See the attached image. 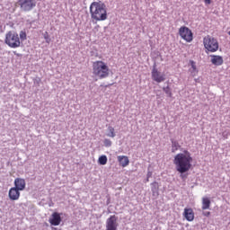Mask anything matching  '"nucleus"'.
<instances>
[{"label":"nucleus","instance_id":"obj_1","mask_svg":"<svg viewBox=\"0 0 230 230\" xmlns=\"http://www.w3.org/2000/svg\"><path fill=\"white\" fill-rule=\"evenodd\" d=\"M172 143V154H175L177 150H181L182 153H179L174 156L173 164L175 165V170L180 173V177L182 181H186L188 179V172L191 168H193V156H191V153L188 151V149L182 150L181 144L174 138H170Z\"/></svg>","mask_w":230,"mask_h":230},{"label":"nucleus","instance_id":"obj_2","mask_svg":"<svg viewBox=\"0 0 230 230\" xmlns=\"http://www.w3.org/2000/svg\"><path fill=\"white\" fill-rule=\"evenodd\" d=\"M90 14L93 21H107V5L99 0L90 4Z\"/></svg>","mask_w":230,"mask_h":230},{"label":"nucleus","instance_id":"obj_3","mask_svg":"<svg viewBox=\"0 0 230 230\" xmlns=\"http://www.w3.org/2000/svg\"><path fill=\"white\" fill-rule=\"evenodd\" d=\"M93 73L101 80L109 76V66L103 61H95L93 64Z\"/></svg>","mask_w":230,"mask_h":230},{"label":"nucleus","instance_id":"obj_4","mask_svg":"<svg viewBox=\"0 0 230 230\" xmlns=\"http://www.w3.org/2000/svg\"><path fill=\"white\" fill-rule=\"evenodd\" d=\"M203 44L206 50V53H216V51H218V40L215 39L214 37L208 36L203 39Z\"/></svg>","mask_w":230,"mask_h":230},{"label":"nucleus","instance_id":"obj_5","mask_svg":"<svg viewBox=\"0 0 230 230\" xmlns=\"http://www.w3.org/2000/svg\"><path fill=\"white\" fill-rule=\"evenodd\" d=\"M4 43L9 46V48H19L21 47V40L19 39V34L17 32L9 31L5 35Z\"/></svg>","mask_w":230,"mask_h":230},{"label":"nucleus","instance_id":"obj_6","mask_svg":"<svg viewBox=\"0 0 230 230\" xmlns=\"http://www.w3.org/2000/svg\"><path fill=\"white\" fill-rule=\"evenodd\" d=\"M151 78L154 82H156L157 84H161L162 82H164L166 80V75L164 73H161L157 69V62H154L153 68L151 71Z\"/></svg>","mask_w":230,"mask_h":230},{"label":"nucleus","instance_id":"obj_7","mask_svg":"<svg viewBox=\"0 0 230 230\" xmlns=\"http://www.w3.org/2000/svg\"><path fill=\"white\" fill-rule=\"evenodd\" d=\"M22 12H31L37 6V0H18Z\"/></svg>","mask_w":230,"mask_h":230},{"label":"nucleus","instance_id":"obj_8","mask_svg":"<svg viewBox=\"0 0 230 230\" xmlns=\"http://www.w3.org/2000/svg\"><path fill=\"white\" fill-rule=\"evenodd\" d=\"M179 35L186 42H193V31L187 26H181L179 29Z\"/></svg>","mask_w":230,"mask_h":230},{"label":"nucleus","instance_id":"obj_9","mask_svg":"<svg viewBox=\"0 0 230 230\" xmlns=\"http://www.w3.org/2000/svg\"><path fill=\"white\" fill-rule=\"evenodd\" d=\"M64 213L53 212L49 219L50 226H60Z\"/></svg>","mask_w":230,"mask_h":230},{"label":"nucleus","instance_id":"obj_10","mask_svg":"<svg viewBox=\"0 0 230 230\" xmlns=\"http://www.w3.org/2000/svg\"><path fill=\"white\" fill-rule=\"evenodd\" d=\"M118 217L116 215L111 216L106 220V230H118Z\"/></svg>","mask_w":230,"mask_h":230},{"label":"nucleus","instance_id":"obj_11","mask_svg":"<svg viewBox=\"0 0 230 230\" xmlns=\"http://www.w3.org/2000/svg\"><path fill=\"white\" fill-rule=\"evenodd\" d=\"M182 215L187 222H193L195 220V212H193L191 208H185Z\"/></svg>","mask_w":230,"mask_h":230},{"label":"nucleus","instance_id":"obj_12","mask_svg":"<svg viewBox=\"0 0 230 230\" xmlns=\"http://www.w3.org/2000/svg\"><path fill=\"white\" fill-rule=\"evenodd\" d=\"M13 184L14 188L20 191H24L26 190V180L23 178H15Z\"/></svg>","mask_w":230,"mask_h":230},{"label":"nucleus","instance_id":"obj_13","mask_svg":"<svg viewBox=\"0 0 230 230\" xmlns=\"http://www.w3.org/2000/svg\"><path fill=\"white\" fill-rule=\"evenodd\" d=\"M8 197L10 200H19V198L21 197V190L19 189H15V187H13L9 190Z\"/></svg>","mask_w":230,"mask_h":230},{"label":"nucleus","instance_id":"obj_14","mask_svg":"<svg viewBox=\"0 0 230 230\" xmlns=\"http://www.w3.org/2000/svg\"><path fill=\"white\" fill-rule=\"evenodd\" d=\"M210 62L213 66H222L224 64V58L218 55H210Z\"/></svg>","mask_w":230,"mask_h":230},{"label":"nucleus","instance_id":"obj_15","mask_svg":"<svg viewBox=\"0 0 230 230\" xmlns=\"http://www.w3.org/2000/svg\"><path fill=\"white\" fill-rule=\"evenodd\" d=\"M117 159L119 166H121L122 168H127V166L130 164V160L127 155H119Z\"/></svg>","mask_w":230,"mask_h":230},{"label":"nucleus","instance_id":"obj_16","mask_svg":"<svg viewBox=\"0 0 230 230\" xmlns=\"http://www.w3.org/2000/svg\"><path fill=\"white\" fill-rule=\"evenodd\" d=\"M189 66H191V68L189 69L191 76H197L199 75V68H197V62L194 60H189Z\"/></svg>","mask_w":230,"mask_h":230},{"label":"nucleus","instance_id":"obj_17","mask_svg":"<svg viewBox=\"0 0 230 230\" xmlns=\"http://www.w3.org/2000/svg\"><path fill=\"white\" fill-rule=\"evenodd\" d=\"M151 191L153 197H155L156 199L159 197V182L155 181L151 183Z\"/></svg>","mask_w":230,"mask_h":230},{"label":"nucleus","instance_id":"obj_18","mask_svg":"<svg viewBox=\"0 0 230 230\" xmlns=\"http://www.w3.org/2000/svg\"><path fill=\"white\" fill-rule=\"evenodd\" d=\"M210 207H211V199H209V198H203L202 209L203 210L209 209Z\"/></svg>","mask_w":230,"mask_h":230},{"label":"nucleus","instance_id":"obj_19","mask_svg":"<svg viewBox=\"0 0 230 230\" xmlns=\"http://www.w3.org/2000/svg\"><path fill=\"white\" fill-rule=\"evenodd\" d=\"M108 161L109 159L107 158V155H102L101 156H99L97 163L98 164H100V166H105Z\"/></svg>","mask_w":230,"mask_h":230},{"label":"nucleus","instance_id":"obj_20","mask_svg":"<svg viewBox=\"0 0 230 230\" xmlns=\"http://www.w3.org/2000/svg\"><path fill=\"white\" fill-rule=\"evenodd\" d=\"M163 91L166 94L167 98H172V96H173V93H172V88L170 87V85L164 86Z\"/></svg>","mask_w":230,"mask_h":230},{"label":"nucleus","instance_id":"obj_21","mask_svg":"<svg viewBox=\"0 0 230 230\" xmlns=\"http://www.w3.org/2000/svg\"><path fill=\"white\" fill-rule=\"evenodd\" d=\"M107 137H116V132L114 131V127H112V126L108 127Z\"/></svg>","mask_w":230,"mask_h":230},{"label":"nucleus","instance_id":"obj_22","mask_svg":"<svg viewBox=\"0 0 230 230\" xmlns=\"http://www.w3.org/2000/svg\"><path fill=\"white\" fill-rule=\"evenodd\" d=\"M43 39H45V42L47 44H50L51 43V37H49V33L48 31H45L43 33Z\"/></svg>","mask_w":230,"mask_h":230},{"label":"nucleus","instance_id":"obj_23","mask_svg":"<svg viewBox=\"0 0 230 230\" xmlns=\"http://www.w3.org/2000/svg\"><path fill=\"white\" fill-rule=\"evenodd\" d=\"M32 82H33L35 87H40V82H42V79H40V77L37 76L32 79Z\"/></svg>","mask_w":230,"mask_h":230},{"label":"nucleus","instance_id":"obj_24","mask_svg":"<svg viewBox=\"0 0 230 230\" xmlns=\"http://www.w3.org/2000/svg\"><path fill=\"white\" fill-rule=\"evenodd\" d=\"M103 145L106 148H111V146H112V141H111L109 138H105L103 140Z\"/></svg>","mask_w":230,"mask_h":230},{"label":"nucleus","instance_id":"obj_25","mask_svg":"<svg viewBox=\"0 0 230 230\" xmlns=\"http://www.w3.org/2000/svg\"><path fill=\"white\" fill-rule=\"evenodd\" d=\"M27 35H26V31H20V40L22 41L26 40Z\"/></svg>","mask_w":230,"mask_h":230},{"label":"nucleus","instance_id":"obj_26","mask_svg":"<svg viewBox=\"0 0 230 230\" xmlns=\"http://www.w3.org/2000/svg\"><path fill=\"white\" fill-rule=\"evenodd\" d=\"M222 136H223L224 139H227V137H229V136H230V132L227 130H225V131H223Z\"/></svg>","mask_w":230,"mask_h":230},{"label":"nucleus","instance_id":"obj_27","mask_svg":"<svg viewBox=\"0 0 230 230\" xmlns=\"http://www.w3.org/2000/svg\"><path fill=\"white\" fill-rule=\"evenodd\" d=\"M150 164H149V166H148V168H147V173H146V177H147V179H150L151 177H152V175H153V172H152V171H150Z\"/></svg>","mask_w":230,"mask_h":230},{"label":"nucleus","instance_id":"obj_28","mask_svg":"<svg viewBox=\"0 0 230 230\" xmlns=\"http://www.w3.org/2000/svg\"><path fill=\"white\" fill-rule=\"evenodd\" d=\"M106 206H109V204H111V195L110 194H107L106 195Z\"/></svg>","mask_w":230,"mask_h":230},{"label":"nucleus","instance_id":"obj_29","mask_svg":"<svg viewBox=\"0 0 230 230\" xmlns=\"http://www.w3.org/2000/svg\"><path fill=\"white\" fill-rule=\"evenodd\" d=\"M202 215H203L204 217H211V212H209V211H205V212L202 213Z\"/></svg>","mask_w":230,"mask_h":230},{"label":"nucleus","instance_id":"obj_30","mask_svg":"<svg viewBox=\"0 0 230 230\" xmlns=\"http://www.w3.org/2000/svg\"><path fill=\"white\" fill-rule=\"evenodd\" d=\"M111 85H114V83L108 84H106V85L101 84V87H105V88H107V87H111Z\"/></svg>","mask_w":230,"mask_h":230},{"label":"nucleus","instance_id":"obj_31","mask_svg":"<svg viewBox=\"0 0 230 230\" xmlns=\"http://www.w3.org/2000/svg\"><path fill=\"white\" fill-rule=\"evenodd\" d=\"M90 55L91 57H98V52L91 51Z\"/></svg>","mask_w":230,"mask_h":230},{"label":"nucleus","instance_id":"obj_32","mask_svg":"<svg viewBox=\"0 0 230 230\" xmlns=\"http://www.w3.org/2000/svg\"><path fill=\"white\" fill-rule=\"evenodd\" d=\"M202 78L201 77H198L194 79V82H196V84H200Z\"/></svg>","mask_w":230,"mask_h":230},{"label":"nucleus","instance_id":"obj_33","mask_svg":"<svg viewBox=\"0 0 230 230\" xmlns=\"http://www.w3.org/2000/svg\"><path fill=\"white\" fill-rule=\"evenodd\" d=\"M55 206V203L53 202V200H51L50 199V202L49 203V208H53Z\"/></svg>","mask_w":230,"mask_h":230},{"label":"nucleus","instance_id":"obj_34","mask_svg":"<svg viewBox=\"0 0 230 230\" xmlns=\"http://www.w3.org/2000/svg\"><path fill=\"white\" fill-rule=\"evenodd\" d=\"M146 182H150V178L146 177V178L144 180V183L146 184Z\"/></svg>","mask_w":230,"mask_h":230},{"label":"nucleus","instance_id":"obj_35","mask_svg":"<svg viewBox=\"0 0 230 230\" xmlns=\"http://www.w3.org/2000/svg\"><path fill=\"white\" fill-rule=\"evenodd\" d=\"M205 4H211V0H204Z\"/></svg>","mask_w":230,"mask_h":230},{"label":"nucleus","instance_id":"obj_36","mask_svg":"<svg viewBox=\"0 0 230 230\" xmlns=\"http://www.w3.org/2000/svg\"><path fill=\"white\" fill-rule=\"evenodd\" d=\"M85 1H87V0H84V4H85Z\"/></svg>","mask_w":230,"mask_h":230},{"label":"nucleus","instance_id":"obj_37","mask_svg":"<svg viewBox=\"0 0 230 230\" xmlns=\"http://www.w3.org/2000/svg\"><path fill=\"white\" fill-rule=\"evenodd\" d=\"M8 164H10V162L7 163V166H8Z\"/></svg>","mask_w":230,"mask_h":230},{"label":"nucleus","instance_id":"obj_38","mask_svg":"<svg viewBox=\"0 0 230 230\" xmlns=\"http://www.w3.org/2000/svg\"><path fill=\"white\" fill-rule=\"evenodd\" d=\"M55 230H57V228H54Z\"/></svg>","mask_w":230,"mask_h":230}]
</instances>
